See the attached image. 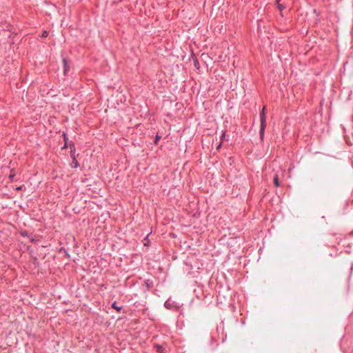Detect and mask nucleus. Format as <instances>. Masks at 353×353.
<instances>
[{
  "mask_svg": "<svg viewBox=\"0 0 353 353\" xmlns=\"http://www.w3.org/2000/svg\"><path fill=\"white\" fill-rule=\"evenodd\" d=\"M260 121H261V127L259 130V134L261 139H263L265 130L266 127V117H265V107L262 109L261 112H260Z\"/></svg>",
  "mask_w": 353,
  "mask_h": 353,
  "instance_id": "nucleus-1",
  "label": "nucleus"
},
{
  "mask_svg": "<svg viewBox=\"0 0 353 353\" xmlns=\"http://www.w3.org/2000/svg\"><path fill=\"white\" fill-rule=\"evenodd\" d=\"M154 348L158 353H166L165 348L161 345H154Z\"/></svg>",
  "mask_w": 353,
  "mask_h": 353,
  "instance_id": "nucleus-2",
  "label": "nucleus"
},
{
  "mask_svg": "<svg viewBox=\"0 0 353 353\" xmlns=\"http://www.w3.org/2000/svg\"><path fill=\"white\" fill-rule=\"evenodd\" d=\"M63 65H64L63 72H64V74L65 75L67 74V72L69 70L70 67L68 65L67 60L65 59H63Z\"/></svg>",
  "mask_w": 353,
  "mask_h": 353,
  "instance_id": "nucleus-3",
  "label": "nucleus"
},
{
  "mask_svg": "<svg viewBox=\"0 0 353 353\" xmlns=\"http://www.w3.org/2000/svg\"><path fill=\"white\" fill-rule=\"evenodd\" d=\"M72 159H73L72 167L77 168L79 166V163H78L77 160L76 159L75 157L73 155H72Z\"/></svg>",
  "mask_w": 353,
  "mask_h": 353,
  "instance_id": "nucleus-4",
  "label": "nucleus"
},
{
  "mask_svg": "<svg viewBox=\"0 0 353 353\" xmlns=\"http://www.w3.org/2000/svg\"><path fill=\"white\" fill-rule=\"evenodd\" d=\"M274 184L276 187H279L280 186V183H279V176L277 174H275V176H274Z\"/></svg>",
  "mask_w": 353,
  "mask_h": 353,
  "instance_id": "nucleus-5",
  "label": "nucleus"
},
{
  "mask_svg": "<svg viewBox=\"0 0 353 353\" xmlns=\"http://www.w3.org/2000/svg\"><path fill=\"white\" fill-rule=\"evenodd\" d=\"M225 134H226L225 131H223L222 132V134H221V143L218 145L217 149L220 148V147L221 146L222 141L224 140V139L225 137Z\"/></svg>",
  "mask_w": 353,
  "mask_h": 353,
  "instance_id": "nucleus-6",
  "label": "nucleus"
},
{
  "mask_svg": "<svg viewBox=\"0 0 353 353\" xmlns=\"http://www.w3.org/2000/svg\"><path fill=\"white\" fill-rule=\"evenodd\" d=\"M112 307L114 308L117 311L119 312L121 310V307H119L117 305V303L114 302L112 305Z\"/></svg>",
  "mask_w": 353,
  "mask_h": 353,
  "instance_id": "nucleus-7",
  "label": "nucleus"
},
{
  "mask_svg": "<svg viewBox=\"0 0 353 353\" xmlns=\"http://www.w3.org/2000/svg\"><path fill=\"white\" fill-rule=\"evenodd\" d=\"M277 8L281 12L283 9H285V6L283 4L277 3Z\"/></svg>",
  "mask_w": 353,
  "mask_h": 353,
  "instance_id": "nucleus-8",
  "label": "nucleus"
},
{
  "mask_svg": "<svg viewBox=\"0 0 353 353\" xmlns=\"http://www.w3.org/2000/svg\"><path fill=\"white\" fill-rule=\"evenodd\" d=\"M48 36V32L46 31V30H44L43 32H42V34H41V37H43V38H46Z\"/></svg>",
  "mask_w": 353,
  "mask_h": 353,
  "instance_id": "nucleus-9",
  "label": "nucleus"
},
{
  "mask_svg": "<svg viewBox=\"0 0 353 353\" xmlns=\"http://www.w3.org/2000/svg\"><path fill=\"white\" fill-rule=\"evenodd\" d=\"M14 176H15V174L14 173L13 170H11V173H10V176H9V178H10L11 180H12V179H13V178L14 177Z\"/></svg>",
  "mask_w": 353,
  "mask_h": 353,
  "instance_id": "nucleus-10",
  "label": "nucleus"
},
{
  "mask_svg": "<svg viewBox=\"0 0 353 353\" xmlns=\"http://www.w3.org/2000/svg\"><path fill=\"white\" fill-rule=\"evenodd\" d=\"M63 137L64 141H65V145H64V147H63V148H66V147H67V145H66V140H67V137H66V134H65L64 132L63 133Z\"/></svg>",
  "mask_w": 353,
  "mask_h": 353,
  "instance_id": "nucleus-11",
  "label": "nucleus"
},
{
  "mask_svg": "<svg viewBox=\"0 0 353 353\" xmlns=\"http://www.w3.org/2000/svg\"><path fill=\"white\" fill-rule=\"evenodd\" d=\"M160 139H161V137H160V136H159V135L157 134V135L156 136V137H155L154 143H155V144H157L158 141H159Z\"/></svg>",
  "mask_w": 353,
  "mask_h": 353,
  "instance_id": "nucleus-12",
  "label": "nucleus"
},
{
  "mask_svg": "<svg viewBox=\"0 0 353 353\" xmlns=\"http://www.w3.org/2000/svg\"><path fill=\"white\" fill-rule=\"evenodd\" d=\"M21 189H22V187H21V186L17 188V190H21Z\"/></svg>",
  "mask_w": 353,
  "mask_h": 353,
  "instance_id": "nucleus-13",
  "label": "nucleus"
},
{
  "mask_svg": "<svg viewBox=\"0 0 353 353\" xmlns=\"http://www.w3.org/2000/svg\"><path fill=\"white\" fill-rule=\"evenodd\" d=\"M276 4L280 3V0H276Z\"/></svg>",
  "mask_w": 353,
  "mask_h": 353,
  "instance_id": "nucleus-14",
  "label": "nucleus"
}]
</instances>
